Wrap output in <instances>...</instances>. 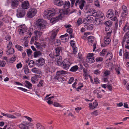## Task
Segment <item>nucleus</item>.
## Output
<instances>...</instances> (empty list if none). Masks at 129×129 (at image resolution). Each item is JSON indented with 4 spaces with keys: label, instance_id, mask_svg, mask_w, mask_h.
<instances>
[{
    "label": "nucleus",
    "instance_id": "nucleus-1",
    "mask_svg": "<svg viewBox=\"0 0 129 129\" xmlns=\"http://www.w3.org/2000/svg\"><path fill=\"white\" fill-rule=\"evenodd\" d=\"M55 14V11L53 8L46 10L44 12L45 17L50 19Z\"/></svg>",
    "mask_w": 129,
    "mask_h": 129
},
{
    "label": "nucleus",
    "instance_id": "nucleus-2",
    "mask_svg": "<svg viewBox=\"0 0 129 129\" xmlns=\"http://www.w3.org/2000/svg\"><path fill=\"white\" fill-rule=\"evenodd\" d=\"M116 13H117V12L116 11L115 14L114 15L113 10H109L107 13L106 16L109 18L111 19L112 20L114 21L117 19Z\"/></svg>",
    "mask_w": 129,
    "mask_h": 129
},
{
    "label": "nucleus",
    "instance_id": "nucleus-3",
    "mask_svg": "<svg viewBox=\"0 0 129 129\" xmlns=\"http://www.w3.org/2000/svg\"><path fill=\"white\" fill-rule=\"evenodd\" d=\"M45 22L43 20L38 19L36 23V24L38 26L37 28L38 29H40L41 31V29H43L45 28Z\"/></svg>",
    "mask_w": 129,
    "mask_h": 129
},
{
    "label": "nucleus",
    "instance_id": "nucleus-4",
    "mask_svg": "<svg viewBox=\"0 0 129 129\" xmlns=\"http://www.w3.org/2000/svg\"><path fill=\"white\" fill-rule=\"evenodd\" d=\"M37 10L34 8L30 9L27 13V16L29 18H32L34 17L37 13Z\"/></svg>",
    "mask_w": 129,
    "mask_h": 129
},
{
    "label": "nucleus",
    "instance_id": "nucleus-5",
    "mask_svg": "<svg viewBox=\"0 0 129 129\" xmlns=\"http://www.w3.org/2000/svg\"><path fill=\"white\" fill-rule=\"evenodd\" d=\"M16 15L19 18L22 17L25 14V10L21 8H19L17 10Z\"/></svg>",
    "mask_w": 129,
    "mask_h": 129
},
{
    "label": "nucleus",
    "instance_id": "nucleus-6",
    "mask_svg": "<svg viewBox=\"0 0 129 129\" xmlns=\"http://www.w3.org/2000/svg\"><path fill=\"white\" fill-rule=\"evenodd\" d=\"M125 42L127 44H129V31L126 33L124 36L122 43V46L123 47H124V43Z\"/></svg>",
    "mask_w": 129,
    "mask_h": 129
},
{
    "label": "nucleus",
    "instance_id": "nucleus-7",
    "mask_svg": "<svg viewBox=\"0 0 129 129\" xmlns=\"http://www.w3.org/2000/svg\"><path fill=\"white\" fill-rule=\"evenodd\" d=\"M85 3V1L84 0H77L75 5L76 6L78 5L79 8L81 10H82L83 9Z\"/></svg>",
    "mask_w": 129,
    "mask_h": 129
},
{
    "label": "nucleus",
    "instance_id": "nucleus-8",
    "mask_svg": "<svg viewBox=\"0 0 129 129\" xmlns=\"http://www.w3.org/2000/svg\"><path fill=\"white\" fill-rule=\"evenodd\" d=\"M71 64V63L69 61L64 60L62 62V65L64 69L67 70L69 69Z\"/></svg>",
    "mask_w": 129,
    "mask_h": 129
},
{
    "label": "nucleus",
    "instance_id": "nucleus-9",
    "mask_svg": "<svg viewBox=\"0 0 129 129\" xmlns=\"http://www.w3.org/2000/svg\"><path fill=\"white\" fill-rule=\"evenodd\" d=\"M45 63L44 59L42 58H40L36 61L35 64L38 67L44 65Z\"/></svg>",
    "mask_w": 129,
    "mask_h": 129
},
{
    "label": "nucleus",
    "instance_id": "nucleus-10",
    "mask_svg": "<svg viewBox=\"0 0 129 129\" xmlns=\"http://www.w3.org/2000/svg\"><path fill=\"white\" fill-rule=\"evenodd\" d=\"M104 43L101 44V46L102 47H104L110 43L111 42V40L109 38L105 37L104 39Z\"/></svg>",
    "mask_w": 129,
    "mask_h": 129
},
{
    "label": "nucleus",
    "instance_id": "nucleus-11",
    "mask_svg": "<svg viewBox=\"0 0 129 129\" xmlns=\"http://www.w3.org/2000/svg\"><path fill=\"white\" fill-rule=\"evenodd\" d=\"M11 8L15 9L18 6L19 2L18 0H11Z\"/></svg>",
    "mask_w": 129,
    "mask_h": 129
},
{
    "label": "nucleus",
    "instance_id": "nucleus-12",
    "mask_svg": "<svg viewBox=\"0 0 129 129\" xmlns=\"http://www.w3.org/2000/svg\"><path fill=\"white\" fill-rule=\"evenodd\" d=\"M29 2L27 1H25L22 3L21 6L22 9H27L29 8Z\"/></svg>",
    "mask_w": 129,
    "mask_h": 129
},
{
    "label": "nucleus",
    "instance_id": "nucleus-13",
    "mask_svg": "<svg viewBox=\"0 0 129 129\" xmlns=\"http://www.w3.org/2000/svg\"><path fill=\"white\" fill-rule=\"evenodd\" d=\"M43 29H41V31L39 29H38L37 28V30H35L34 31V33L36 35L35 37V40H36V38H37V37H40L41 36L42 34V33L41 32Z\"/></svg>",
    "mask_w": 129,
    "mask_h": 129
},
{
    "label": "nucleus",
    "instance_id": "nucleus-14",
    "mask_svg": "<svg viewBox=\"0 0 129 129\" xmlns=\"http://www.w3.org/2000/svg\"><path fill=\"white\" fill-rule=\"evenodd\" d=\"M1 115H2L3 116H6L8 118H10L12 119H16L17 118L16 117L11 114L7 113H4L3 112H1Z\"/></svg>",
    "mask_w": 129,
    "mask_h": 129
},
{
    "label": "nucleus",
    "instance_id": "nucleus-15",
    "mask_svg": "<svg viewBox=\"0 0 129 129\" xmlns=\"http://www.w3.org/2000/svg\"><path fill=\"white\" fill-rule=\"evenodd\" d=\"M53 2L54 5L60 7L63 4V2L61 0H53Z\"/></svg>",
    "mask_w": 129,
    "mask_h": 129
},
{
    "label": "nucleus",
    "instance_id": "nucleus-16",
    "mask_svg": "<svg viewBox=\"0 0 129 129\" xmlns=\"http://www.w3.org/2000/svg\"><path fill=\"white\" fill-rule=\"evenodd\" d=\"M59 58H56L55 59V63L57 65L60 66L62 65V62L61 60L62 57L60 56Z\"/></svg>",
    "mask_w": 129,
    "mask_h": 129
},
{
    "label": "nucleus",
    "instance_id": "nucleus-17",
    "mask_svg": "<svg viewBox=\"0 0 129 129\" xmlns=\"http://www.w3.org/2000/svg\"><path fill=\"white\" fill-rule=\"evenodd\" d=\"M58 31V29H54L52 30L50 38L51 39L53 40L54 39Z\"/></svg>",
    "mask_w": 129,
    "mask_h": 129
},
{
    "label": "nucleus",
    "instance_id": "nucleus-18",
    "mask_svg": "<svg viewBox=\"0 0 129 129\" xmlns=\"http://www.w3.org/2000/svg\"><path fill=\"white\" fill-rule=\"evenodd\" d=\"M67 73V71L63 70H59L57 71L56 72L57 76H64V75H65Z\"/></svg>",
    "mask_w": 129,
    "mask_h": 129
},
{
    "label": "nucleus",
    "instance_id": "nucleus-19",
    "mask_svg": "<svg viewBox=\"0 0 129 129\" xmlns=\"http://www.w3.org/2000/svg\"><path fill=\"white\" fill-rule=\"evenodd\" d=\"M63 7L65 9H69L70 7V3L69 1H65L63 2Z\"/></svg>",
    "mask_w": 129,
    "mask_h": 129
},
{
    "label": "nucleus",
    "instance_id": "nucleus-20",
    "mask_svg": "<svg viewBox=\"0 0 129 129\" xmlns=\"http://www.w3.org/2000/svg\"><path fill=\"white\" fill-rule=\"evenodd\" d=\"M113 55L111 52L108 53L106 56V58L107 61H109L111 60L113 58Z\"/></svg>",
    "mask_w": 129,
    "mask_h": 129
},
{
    "label": "nucleus",
    "instance_id": "nucleus-21",
    "mask_svg": "<svg viewBox=\"0 0 129 129\" xmlns=\"http://www.w3.org/2000/svg\"><path fill=\"white\" fill-rule=\"evenodd\" d=\"M25 86L27 87L29 89H32V84L28 81L26 80L25 81Z\"/></svg>",
    "mask_w": 129,
    "mask_h": 129
},
{
    "label": "nucleus",
    "instance_id": "nucleus-22",
    "mask_svg": "<svg viewBox=\"0 0 129 129\" xmlns=\"http://www.w3.org/2000/svg\"><path fill=\"white\" fill-rule=\"evenodd\" d=\"M61 51V48L59 47L55 49V51L54 52L57 57L59 56L60 53V51Z\"/></svg>",
    "mask_w": 129,
    "mask_h": 129
},
{
    "label": "nucleus",
    "instance_id": "nucleus-23",
    "mask_svg": "<svg viewBox=\"0 0 129 129\" xmlns=\"http://www.w3.org/2000/svg\"><path fill=\"white\" fill-rule=\"evenodd\" d=\"M85 28L86 30H91L93 28V25L92 24H87L86 25H84Z\"/></svg>",
    "mask_w": 129,
    "mask_h": 129
},
{
    "label": "nucleus",
    "instance_id": "nucleus-24",
    "mask_svg": "<svg viewBox=\"0 0 129 129\" xmlns=\"http://www.w3.org/2000/svg\"><path fill=\"white\" fill-rule=\"evenodd\" d=\"M98 17L103 19L105 18L104 14L100 11H98Z\"/></svg>",
    "mask_w": 129,
    "mask_h": 129
},
{
    "label": "nucleus",
    "instance_id": "nucleus-25",
    "mask_svg": "<svg viewBox=\"0 0 129 129\" xmlns=\"http://www.w3.org/2000/svg\"><path fill=\"white\" fill-rule=\"evenodd\" d=\"M59 16L56 17L51 18L50 20V21L52 24H53L58 21L59 20Z\"/></svg>",
    "mask_w": 129,
    "mask_h": 129
},
{
    "label": "nucleus",
    "instance_id": "nucleus-26",
    "mask_svg": "<svg viewBox=\"0 0 129 129\" xmlns=\"http://www.w3.org/2000/svg\"><path fill=\"white\" fill-rule=\"evenodd\" d=\"M31 71L37 74H40L41 73V71L40 70L38 69L35 67L32 69Z\"/></svg>",
    "mask_w": 129,
    "mask_h": 129
},
{
    "label": "nucleus",
    "instance_id": "nucleus-27",
    "mask_svg": "<svg viewBox=\"0 0 129 129\" xmlns=\"http://www.w3.org/2000/svg\"><path fill=\"white\" fill-rule=\"evenodd\" d=\"M91 16H88L87 17H86L84 19V21L85 22H91L93 20V18L91 17Z\"/></svg>",
    "mask_w": 129,
    "mask_h": 129
},
{
    "label": "nucleus",
    "instance_id": "nucleus-28",
    "mask_svg": "<svg viewBox=\"0 0 129 129\" xmlns=\"http://www.w3.org/2000/svg\"><path fill=\"white\" fill-rule=\"evenodd\" d=\"M112 22L110 21H107L105 23V24L107 26L105 28V30L106 31L107 30V29H108V30H109L108 28H109V27H110V26L112 25Z\"/></svg>",
    "mask_w": 129,
    "mask_h": 129
},
{
    "label": "nucleus",
    "instance_id": "nucleus-29",
    "mask_svg": "<svg viewBox=\"0 0 129 129\" xmlns=\"http://www.w3.org/2000/svg\"><path fill=\"white\" fill-rule=\"evenodd\" d=\"M19 127L21 129H29L28 126L26 124L23 123L19 124Z\"/></svg>",
    "mask_w": 129,
    "mask_h": 129
},
{
    "label": "nucleus",
    "instance_id": "nucleus-30",
    "mask_svg": "<svg viewBox=\"0 0 129 129\" xmlns=\"http://www.w3.org/2000/svg\"><path fill=\"white\" fill-rule=\"evenodd\" d=\"M88 41L89 43H92V44L96 42L94 37L92 36H90L88 37Z\"/></svg>",
    "mask_w": 129,
    "mask_h": 129
},
{
    "label": "nucleus",
    "instance_id": "nucleus-31",
    "mask_svg": "<svg viewBox=\"0 0 129 129\" xmlns=\"http://www.w3.org/2000/svg\"><path fill=\"white\" fill-rule=\"evenodd\" d=\"M79 67L77 65H76L72 67L69 71L72 72H75L78 69Z\"/></svg>",
    "mask_w": 129,
    "mask_h": 129
},
{
    "label": "nucleus",
    "instance_id": "nucleus-32",
    "mask_svg": "<svg viewBox=\"0 0 129 129\" xmlns=\"http://www.w3.org/2000/svg\"><path fill=\"white\" fill-rule=\"evenodd\" d=\"M14 52V49L12 48H10L6 51V54L8 55L13 54Z\"/></svg>",
    "mask_w": 129,
    "mask_h": 129
},
{
    "label": "nucleus",
    "instance_id": "nucleus-33",
    "mask_svg": "<svg viewBox=\"0 0 129 129\" xmlns=\"http://www.w3.org/2000/svg\"><path fill=\"white\" fill-rule=\"evenodd\" d=\"M89 57H87L86 61L90 63H93L95 61L94 58H90Z\"/></svg>",
    "mask_w": 129,
    "mask_h": 129
},
{
    "label": "nucleus",
    "instance_id": "nucleus-34",
    "mask_svg": "<svg viewBox=\"0 0 129 129\" xmlns=\"http://www.w3.org/2000/svg\"><path fill=\"white\" fill-rule=\"evenodd\" d=\"M18 29H21L22 30V29L23 30L25 31H27L26 27L24 24L19 26L18 27Z\"/></svg>",
    "mask_w": 129,
    "mask_h": 129
},
{
    "label": "nucleus",
    "instance_id": "nucleus-35",
    "mask_svg": "<svg viewBox=\"0 0 129 129\" xmlns=\"http://www.w3.org/2000/svg\"><path fill=\"white\" fill-rule=\"evenodd\" d=\"M102 23V21L98 18H96L94 22V24L95 25H97L100 24Z\"/></svg>",
    "mask_w": 129,
    "mask_h": 129
},
{
    "label": "nucleus",
    "instance_id": "nucleus-36",
    "mask_svg": "<svg viewBox=\"0 0 129 129\" xmlns=\"http://www.w3.org/2000/svg\"><path fill=\"white\" fill-rule=\"evenodd\" d=\"M68 35V34H66L65 35L61 36H60V38L62 40H64L63 42H66L68 40L67 37Z\"/></svg>",
    "mask_w": 129,
    "mask_h": 129
},
{
    "label": "nucleus",
    "instance_id": "nucleus-37",
    "mask_svg": "<svg viewBox=\"0 0 129 129\" xmlns=\"http://www.w3.org/2000/svg\"><path fill=\"white\" fill-rule=\"evenodd\" d=\"M115 70L117 74L119 75L120 74V71L121 70V69L120 66L119 65L117 66L115 68Z\"/></svg>",
    "mask_w": 129,
    "mask_h": 129
},
{
    "label": "nucleus",
    "instance_id": "nucleus-38",
    "mask_svg": "<svg viewBox=\"0 0 129 129\" xmlns=\"http://www.w3.org/2000/svg\"><path fill=\"white\" fill-rule=\"evenodd\" d=\"M42 54V53L40 51H39L35 52L34 53V57H37L40 56Z\"/></svg>",
    "mask_w": 129,
    "mask_h": 129
},
{
    "label": "nucleus",
    "instance_id": "nucleus-39",
    "mask_svg": "<svg viewBox=\"0 0 129 129\" xmlns=\"http://www.w3.org/2000/svg\"><path fill=\"white\" fill-rule=\"evenodd\" d=\"M15 47L17 49V50L20 51H22L23 50V48L18 45H15Z\"/></svg>",
    "mask_w": 129,
    "mask_h": 129
},
{
    "label": "nucleus",
    "instance_id": "nucleus-40",
    "mask_svg": "<svg viewBox=\"0 0 129 129\" xmlns=\"http://www.w3.org/2000/svg\"><path fill=\"white\" fill-rule=\"evenodd\" d=\"M64 76H56L57 80L59 82H62L64 81V79L63 77Z\"/></svg>",
    "mask_w": 129,
    "mask_h": 129
},
{
    "label": "nucleus",
    "instance_id": "nucleus-41",
    "mask_svg": "<svg viewBox=\"0 0 129 129\" xmlns=\"http://www.w3.org/2000/svg\"><path fill=\"white\" fill-rule=\"evenodd\" d=\"M34 44L36 46V48L40 50L41 49V44L35 41L34 43Z\"/></svg>",
    "mask_w": 129,
    "mask_h": 129
},
{
    "label": "nucleus",
    "instance_id": "nucleus-42",
    "mask_svg": "<svg viewBox=\"0 0 129 129\" xmlns=\"http://www.w3.org/2000/svg\"><path fill=\"white\" fill-rule=\"evenodd\" d=\"M88 12L91 13L90 16H92L95 17H98V11L96 12H93L92 11H89Z\"/></svg>",
    "mask_w": 129,
    "mask_h": 129
},
{
    "label": "nucleus",
    "instance_id": "nucleus-43",
    "mask_svg": "<svg viewBox=\"0 0 129 129\" xmlns=\"http://www.w3.org/2000/svg\"><path fill=\"white\" fill-rule=\"evenodd\" d=\"M49 55L50 57L52 58L53 59L54 58H56L57 57L55 53L53 52H51Z\"/></svg>",
    "mask_w": 129,
    "mask_h": 129
},
{
    "label": "nucleus",
    "instance_id": "nucleus-44",
    "mask_svg": "<svg viewBox=\"0 0 129 129\" xmlns=\"http://www.w3.org/2000/svg\"><path fill=\"white\" fill-rule=\"evenodd\" d=\"M44 82L43 80H41L39 84L37 85V86L38 87H42L44 85Z\"/></svg>",
    "mask_w": 129,
    "mask_h": 129
},
{
    "label": "nucleus",
    "instance_id": "nucleus-45",
    "mask_svg": "<svg viewBox=\"0 0 129 129\" xmlns=\"http://www.w3.org/2000/svg\"><path fill=\"white\" fill-rule=\"evenodd\" d=\"M36 126L37 129H45L44 127L40 123H37L36 124Z\"/></svg>",
    "mask_w": 129,
    "mask_h": 129
},
{
    "label": "nucleus",
    "instance_id": "nucleus-46",
    "mask_svg": "<svg viewBox=\"0 0 129 129\" xmlns=\"http://www.w3.org/2000/svg\"><path fill=\"white\" fill-rule=\"evenodd\" d=\"M54 41V43L56 45L58 46L60 44V41L59 40H55Z\"/></svg>",
    "mask_w": 129,
    "mask_h": 129
},
{
    "label": "nucleus",
    "instance_id": "nucleus-47",
    "mask_svg": "<svg viewBox=\"0 0 129 129\" xmlns=\"http://www.w3.org/2000/svg\"><path fill=\"white\" fill-rule=\"evenodd\" d=\"M28 65L30 67H32L34 66V62L33 60H31L28 63Z\"/></svg>",
    "mask_w": 129,
    "mask_h": 129
},
{
    "label": "nucleus",
    "instance_id": "nucleus-48",
    "mask_svg": "<svg viewBox=\"0 0 129 129\" xmlns=\"http://www.w3.org/2000/svg\"><path fill=\"white\" fill-rule=\"evenodd\" d=\"M110 74V72L108 70H106L104 72L103 74V76L104 77L107 76Z\"/></svg>",
    "mask_w": 129,
    "mask_h": 129
},
{
    "label": "nucleus",
    "instance_id": "nucleus-49",
    "mask_svg": "<svg viewBox=\"0 0 129 129\" xmlns=\"http://www.w3.org/2000/svg\"><path fill=\"white\" fill-rule=\"evenodd\" d=\"M18 30L19 32V34L21 35H24V33L25 32H26L27 31H25L24 30H23L22 29H18Z\"/></svg>",
    "mask_w": 129,
    "mask_h": 129
},
{
    "label": "nucleus",
    "instance_id": "nucleus-50",
    "mask_svg": "<svg viewBox=\"0 0 129 129\" xmlns=\"http://www.w3.org/2000/svg\"><path fill=\"white\" fill-rule=\"evenodd\" d=\"M103 60V58L101 57H98L95 59V61L97 62L99 61H102Z\"/></svg>",
    "mask_w": 129,
    "mask_h": 129
},
{
    "label": "nucleus",
    "instance_id": "nucleus-51",
    "mask_svg": "<svg viewBox=\"0 0 129 129\" xmlns=\"http://www.w3.org/2000/svg\"><path fill=\"white\" fill-rule=\"evenodd\" d=\"M122 9L125 13L127 12V8L125 6L123 5L122 6Z\"/></svg>",
    "mask_w": 129,
    "mask_h": 129
},
{
    "label": "nucleus",
    "instance_id": "nucleus-52",
    "mask_svg": "<svg viewBox=\"0 0 129 129\" xmlns=\"http://www.w3.org/2000/svg\"><path fill=\"white\" fill-rule=\"evenodd\" d=\"M69 11V9H65L63 11L62 13L64 15H67L68 14Z\"/></svg>",
    "mask_w": 129,
    "mask_h": 129
},
{
    "label": "nucleus",
    "instance_id": "nucleus-53",
    "mask_svg": "<svg viewBox=\"0 0 129 129\" xmlns=\"http://www.w3.org/2000/svg\"><path fill=\"white\" fill-rule=\"evenodd\" d=\"M94 82L95 84H97L100 83L99 79L98 78H95L94 79Z\"/></svg>",
    "mask_w": 129,
    "mask_h": 129
},
{
    "label": "nucleus",
    "instance_id": "nucleus-54",
    "mask_svg": "<svg viewBox=\"0 0 129 129\" xmlns=\"http://www.w3.org/2000/svg\"><path fill=\"white\" fill-rule=\"evenodd\" d=\"M123 30L124 32L126 31L127 30H129V25L128 26L127 24H126L124 26Z\"/></svg>",
    "mask_w": 129,
    "mask_h": 129
},
{
    "label": "nucleus",
    "instance_id": "nucleus-55",
    "mask_svg": "<svg viewBox=\"0 0 129 129\" xmlns=\"http://www.w3.org/2000/svg\"><path fill=\"white\" fill-rule=\"evenodd\" d=\"M16 57L15 55H14L13 57L10 58V60L12 62H13L16 60Z\"/></svg>",
    "mask_w": 129,
    "mask_h": 129
},
{
    "label": "nucleus",
    "instance_id": "nucleus-56",
    "mask_svg": "<svg viewBox=\"0 0 129 129\" xmlns=\"http://www.w3.org/2000/svg\"><path fill=\"white\" fill-rule=\"evenodd\" d=\"M93 73L96 75H98L101 73V72L99 70L97 69L94 70Z\"/></svg>",
    "mask_w": 129,
    "mask_h": 129
},
{
    "label": "nucleus",
    "instance_id": "nucleus-57",
    "mask_svg": "<svg viewBox=\"0 0 129 129\" xmlns=\"http://www.w3.org/2000/svg\"><path fill=\"white\" fill-rule=\"evenodd\" d=\"M77 23L78 25H80L82 23V19L80 18H79L77 21Z\"/></svg>",
    "mask_w": 129,
    "mask_h": 129
},
{
    "label": "nucleus",
    "instance_id": "nucleus-58",
    "mask_svg": "<svg viewBox=\"0 0 129 129\" xmlns=\"http://www.w3.org/2000/svg\"><path fill=\"white\" fill-rule=\"evenodd\" d=\"M53 105L56 107H61V105L59 103L57 102H55L54 103Z\"/></svg>",
    "mask_w": 129,
    "mask_h": 129
},
{
    "label": "nucleus",
    "instance_id": "nucleus-59",
    "mask_svg": "<svg viewBox=\"0 0 129 129\" xmlns=\"http://www.w3.org/2000/svg\"><path fill=\"white\" fill-rule=\"evenodd\" d=\"M98 105V103L96 101H95L93 103V107L94 109Z\"/></svg>",
    "mask_w": 129,
    "mask_h": 129
},
{
    "label": "nucleus",
    "instance_id": "nucleus-60",
    "mask_svg": "<svg viewBox=\"0 0 129 129\" xmlns=\"http://www.w3.org/2000/svg\"><path fill=\"white\" fill-rule=\"evenodd\" d=\"M39 77V75H36L35 76L32 77L31 78L33 80H36Z\"/></svg>",
    "mask_w": 129,
    "mask_h": 129
},
{
    "label": "nucleus",
    "instance_id": "nucleus-61",
    "mask_svg": "<svg viewBox=\"0 0 129 129\" xmlns=\"http://www.w3.org/2000/svg\"><path fill=\"white\" fill-rule=\"evenodd\" d=\"M73 31V29L71 28L68 29L67 30V32L69 34H71Z\"/></svg>",
    "mask_w": 129,
    "mask_h": 129
},
{
    "label": "nucleus",
    "instance_id": "nucleus-62",
    "mask_svg": "<svg viewBox=\"0 0 129 129\" xmlns=\"http://www.w3.org/2000/svg\"><path fill=\"white\" fill-rule=\"evenodd\" d=\"M74 80V78L73 77H71L70 78L69 81H68V83L69 84H71L73 82Z\"/></svg>",
    "mask_w": 129,
    "mask_h": 129
},
{
    "label": "nucleus",
    "instance_id": "nucleus-63",
    "mask_svg": "<svg viewBox=\"0 0 129 129\" xmlns=\"http://www.w3.org/2000/svg\"><path fill=\"white\" fill-rule=\"evenodd\" d=\"M22 66V64H21V63H19L17 64L16 65V67L17 69H18L21 68Z\"/></svg>",
    "mask_w": 129,
    "mask_h": 129
},
{
    "label": "nucleus",
    "instance_id": "nucleus-64",
    "mask_svg": "<svg viewBox=\"0 0 129 129\" xmlns=\"http://www.w3.org/2000/svg\"><path fill=\"white\" fill-rule=\"evenodd\" d=\"M94 4L95 6L98 7H99L100 6L99 2L98 0H97L95 2Z\"/></svg>",
    "mask_w": 129,
    "mask_h": 129
}]
</instances>
